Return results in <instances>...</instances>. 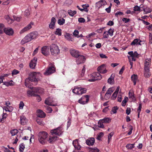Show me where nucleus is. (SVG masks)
<instances>
[{"mask_svg": "<svg viewBox=\"0 0 152 152\" xmlns=\"http://www.w3.org/2000/svg\"><path fill=\"white\" fill-rule=\"evenodd\" d=\"M41 77V74L40 73H37L35 72H30L29 74V77L25 80V85L26 87H28L29 81L37 82L39 80L40 77Z\"/></svg>", "mask_w": 152, "mask_h": 152, "instance_id": "f257e3e1", "label": "nucleus"}, {"mask_svg": "<svg viewBox=\"0 0 152 152\" xmlns=\"http://www.w3.org/2000/svg\"><path fill=\"white\" fill-rule=\"evenodd\" d=\"M38 35L37 31H34L28 34L22 39L20 42L22 45L31 41V40L36 38Z\"/></svg>", "mask_w": 152, "mask_h": 152, "instance_id": "f03ea898", "label": "nucleus"}, {"mask_svg": "<svg viewBox=\"0 0 152 152\" xmlns=\"http://www.w3.org/2000/svg\"><path fill=\"white\" fill-rule=\"evenodd\" d=\"M48 136V134L46 132L41 131L38 134V140L42 144H45L47 142V139Z\"/></svg>", "mask_w": 152, "mask_h": 152, "instance_id": "7ed1b4c3", "label": "nucleus"}, {"mask_svg": "<svg viewBox=\"0 0 152 152\" xmlns=\"http://www.w3.org/2000/svg\"><path fill=\"white\" fill-rule=\"evenodd\" d=\"M32 89L31 90H28L27 91V93L28 95H30L31 96H37L38 93H39V88L34 87H30L28 85V87Z\"/></svg>", "mask_w": 152, "mask_h": 152, "instance_id": "20e7f679", "label": "nucleus"}, {"mask_svg": "<svg viewBox=\"0 0 152 152\" xmlns=\"http://www.w3.org/2000/svg\"><path fill=\"white\" fill-rule=\"evenodd\" d=\"M50 50L52 55L56 56L60 53V50L58 46L56 44H52L50 46Z\"/></svg>", "mask_w": 152, "mask_h": 152, "instance_id": "39448f33", "label": "nucleus"}, {"mask_svg": "<svg viewBox=\"0 0 152 152\" xmlns=\"http://www.w3.org/2000/svg\"><path fill=\"white\" fill-rule=\"evenodd\" d=\"M91 78L88 80L89 82H94L98 80H100L102 77L99 73L95 72L92 73L91 75Z\"/></svg>", "mask_w": 152, "mask_h": 152, "instance_id": "423d86ee", "label": "nucleus"}, {"mask_svg": "<svg viewBox=\"0 0 152 152\" xmlns=\"http://www.w3.org/2000/svg\"><path fill=\"white\" fill-rule=\"evenodd\" d=\"M73 93L77 94H82L86 92V88H82L78 86H76L73 90Z\"/></svg>", "mask_w": 152, "mask_h": 152, "instance_id": "0eeeda50", "label": "nucleus"}, {"mask_svg": "<svg viewBox=\"0 0 152 152\" xmlns=\"http://www.w3.org/2000/svg\"><path fill=\"white\" fill-rule=\"evenodd\" d=\"M62 129L61 126H60L56 129L51 130L50 131V133L52 135L60 136L62 133Z\"/></svg>", "mask_w": 152, "mask_h": 152, "instance_id": "6e6552de", "label": "nucleus"}, {"mask_svg": "<svg viewBox=\"0 0 152 152\" xmlns=\"http://www.w3.org/2000/svg\"><path fill=\"white\" fill-rule=\"evenodd\" d=\"M55 66L52 64H50L49 65L48 69L44 72V74L46 75H50L55 72Z\"/></svg>", "mask_w": 152, "mask_h": 152, "instance_id": "1a4fd4ad", "label": "nucleus"}, {"mask_svg": "<svg viewBox=\"0 0 152 152\" xmlns=\"http://www.w3.org/2000/svg\"><path fill=\"white\" fill-rule=\"evenodd\" d=\"M89 100V96L88 95H86L83 96L79 100H78V102L82 104H87Z\"/></svg>", "mask_w": 152, "mask_h": 152, "instance_id": "9d476101", "label": "nucleus"}, {"mask_svg": "<svg viewBox=\"0 0 152 152\" xmlns=\"http://www.w3.org/2000/svg\"><path fill=\"white\" fill-rule=\"evenodd\" d=\"M76 58V63L78 65L84 63L86 60L85 57L83 55H80Z\"/></svg>", "mask_w": 152, "mask_h": 152, "instance_id": "9b49d317", "label": "nucleus"}, {"mask_svg": "<svg viewBox=\"0 0 152 152\" xmlns=\"http://www.w3.org/2000/svg\"><path fill=\"white\" fill-rule=\"evenodd\" d=\"M97 71L99 73L105 74L107 72V70L106 69L105 65L103 64L99 66L97 68Z\"/></svg>", "mask_w": 152, "mask_h": 152, "instance_id": "f8f14e48", "label": "nucleus"}, {"mask_svg": "<svg viewBox=\"0 0 152 152\" xmlns=\"http://www.w3.org/2000/svg\"><path fill=\"white\" fill-rule=\"evenodd\" d=\"M4 31L7 34L10 36L12 35L14 33V31L11 28H4Z\"/></svg>", "mask_w": 152, "mask_h": 152, "instance_id": "ddd939ff", "label": "nucleus"}, {"mask_svg": "<svg viewBox=\"0 0 152 152\" xmlns=\"http://www.w3.org/2000/svg\"><path fill=\"white\" fill-rule=\"evenodd\" d=\"M95 140L93 137L88 138L86 140V143L89 146H92L95 142Z\"/></svg>", "mask_w": 152, "mask_h": 152, "instance_id": "4468645a", "label": "nucleus"}, {"mask_svg": "<svg viewBox=\"0 0 152 152\" xmlns=\"http://www.w3.org/2000/svg\"><path fill=\"white\" fill-rule=\"evenodd\" d=\"M56 23V19L54 17H52L51 19V22L49 25V28L51 29H53L55 28Z\"/></svg>", "mask_w": 152, "mask_h": 152, "instance_id": "2eb2a0df", "label": "nucleus"}, {"mask_svg": "<svg viewBox=\"0 0 152 152\" xmlns=\"http://www.w3.org/2000/svg\"><path fill=\"white\" fill-rule=\"evenodd\" d=\"M49 48L47 46H45L41 48V53L45 56L48 55L49 53Z\"/></svg>", "mask_w": 152, "mask_h": 152, "instance_id": "dca6fc26", "label": "nucleus"}, {"mask_svg": "<svg viewBox=\"0 0 152 152\" xmlns=\"http://www.w3.org/2000/svg\"><path fill=\"white\" fill-rule=\"evenodd\" d=\"M70 53L72 56L76 58L77 57L80 55L79 52L75 50H70Z\"/></svg>", "mask_w": 152, "mask_h": 152, "instance_id": "f3484780", "label": "nucleus"}, {"mask_svg": "<svg viewBox=\"0 0 152 152\" xmlns=\"http://www.w3.org/2000/svg\"><path fill=\"white\" fill-rule=\"evenodd\" d=\"M37 59L36 58H34L30 62L29 66L31 68L34 69L36 66V63Z\"/></svg>", "mask_w": 152, "mask_h": 152, "instance_id": "a211bd4d", "label": "nucleus"}, {"mask_svg": "<svg viewBox=\"0 0 152 152\" xmlns=\"http://www.w3.org/2000/svg\"><path fill=\"white\" fill-rule=\"evenodd\" d=\"M115 75L114 74H112L110 78H108L107 80V83L111 85L113 84L114 83V77Z\"/></svg>", "mask_w": 152, "mask_h": 152, "instance_id": "6ab92c4d", "label": "nucleus"}, {"mask_svg": "<svg viewBox=\"0 0 152 152\" xmlns=\"http://www.w3.org/2000/svg\"><path fill=\"white\" fill-rule=\"evenodd\" d=\"M96 4L97 7H100L106 4L107 3L105 0H100L96 2Z\"/></svg>", "mask_w": 152, "mask_h": 152, "instance_id": "aec40b11", "label": "nucleus"}, {"mask_svg": "<svg viewBox=\"0 0 152 152\" xmlns=\"http://www.w3.org/2000/svg\"><path fill=\"white\" fill-rule=\"evenodd\" d=\"M32 27L31 24H29L27 26L25 27L20 31V34H22L24 32L26 31L31 28Z\"/></svg>", "mask_w": 152, "mask_h": 152, "instance_id": "412c9836", "label": "nucleus"}, {"mask_svg": "<svg viewBox=\"0 0 152 152\" xmlns=\"http://www.w3.org/2000/svg\"><path fill=\"white\" fill-rule=\"evenodd\" d=\"M52 136H50L49 137V140H48L50 143H51L55 141L58 138V137L56 136H55L54 135Z\"/></svg>", "mask_w": 152, "mask_h": 152, "instance_id": "4be33fe9", "label": "nucleus"}, {"mask_svg": "<svg viewBox=\"0 0 152 152\" xmlns=\"http://www.w3.org/2000/svg\"><path fill=\"white\" fill-rule=\"evenodd\" d=\"M138 79V76L137 75L133 74L131 76L132 80L133 81L134 85H135L136 84L137 81Z\"/></svg>", "mask_w": 152, "mask_h": 152, "instance_id": "5701e85b", "label": "nucleus"}, {"mask_svg": "<svg viewBox=\"0 0 152 152\" xmlns=\"http://www.w3.org/2000/svg\"><path fill=\"white\" fill-rule=\"evenodd\" d=\"M38 117L41 118H44L45 116V113L42 110H38Z\"/></svg>", "mask_w": 152, "mask_h": 152, "instance_id": "b1692460", "label": "nucleus"}, {"mask_svg": "<svg viewBox=\"0 0 152 152\" xmlns=\"http://www.w3.org/2000/svg\"><path fill=\"white\" fill-rule=\"evenodd\" d=\"M128 54L130 55V56H128L129 60H131V57L137 56V53L136 51L134 53H133L132 51H130L128 52Z\"/></svg>", "mask_w": 152, "mask_h": 152, "instance_id": "393cba45", "label": "nucleus"}, {"mask_svg": "<svg viewBox=\"0 0 152 152\" xmlns=\"http://www.w3.org/2000/svg\"><path fill=\"white\" fill-rule=\"evenodd\" d=\"M50 98L48 97V98L46 99L45 102V103L48 105L51 106H56V105L55 104H53V103H52L51 101L50 100Z\"/></svg>", "mask_w": 152, "mask_h": 152, "instance_id": "a878e982", "label": "nucleus"}, {"mask_svg": "<svg viewBox=\"0 0 152 152\" xmlns=\"http://www.w3.org/2000/svg\"><path fill=\"white\" fill-rule=\"evenodd\" d=\"M143 10L144 11V14H145L151 12L152 11V9L149 7H146L143 9Z\"/></svg>", "mask_w": 152, "mask_h": 152, "instance_id": "bb28decb", "label": "nucleus"}, {"mask_svg": "<svg viewBox=\"0 0 152 152\" xmlns=\"http://www.w3.org/2000/svg\"><path fill=\"white\" fill-rule=\"evenodd\" d=\"M129 95L130 98H131L132 100L135 101L136 99L134 96V94L133 92L130 91L129 93Z\"/></svg>", "mask_w": 152, "mask_h": 152, "instance_id": "cd10ccee", "label": "nucleus"}, {"mask_svg": "<svg viewBox=\"0 0 152 152\" xmlns=\"http://www.w3.org/2000/svg\"><path fill=\"white\" fill-rule=\"evenodd\" d=\"M13 81L12 80L9 82H3V85H6L7 86H13Z\"/></svg>", "mask_w": 152, "mask_h": 152, "instance_id": "c85d7f7f", "label": "nucleus"}, {"mask_svg": "<svg viewBox=\"0 0 152 152\" xmlns=\"http://www.w3.org/2000/svg\"><path fill=\"white\" fill-rule=\"evenodd\" d=\"M36 121L37 124L41 125H43L44 124V122L43 121L42 119L37 118L36 119Z\"/></svg>", "mask_w": 152, "mask_h": 152, "instance_id": "c756f323", "label": "nucleus"}, {"mask_svg": "<svg viewBox=\"0 0 152 152\" xmlns=\"http://www.w3.org/2000/svg\"><path fill=\"white\" fill-rule=\"evenodd\" d=\"M77 12L75 10L72 11L71 10H69L68 11V14L71 16H73L76 14Z\"/></svg>", "mask_w": 152, "mask_h": 152, "instance_id": "7c9ffc66", "label": "nucleus"}, {"mask_svg": "<svg viewBox=\"0 0 152 152\" xmlns=\"http://www.w3.org/2000/svg\"><path fill=\"white\" fill-rule=\"evenodd\" d=\"M65 20L63 18L59 19L58 21V23L60 25H61L65 23Z\"/></svg>", "mask_w": 152, "mask_h": 152, "instance_id": "2f4dec72", "label": "nucleus"}, {"mask_svg": "<svg viewBox=\"0 0 152 152\" xmlns=\"http://www.w3.org/2000/svg\"><path fill=\"white\" fill-rule=\"evenodd\" d=\"M103 123H108L111 122V119L109 118H104V119L101 120Z\"/></svg>", "mask_w": 152, "mask_h": 152, "instance_id": "473e14b6", "label": "nucleus"}, {"mask_svg": "<svg viewBox=\"0 0 152 152\" xmlns=\"http://www.w3.org/2000/svg\"><path fill=\"white\" fill-rule=\"evenodd\" d=\"M26 118L24 116H21L20 123L22 125H24L26 122Z\"/></svg>", "mask_w": 152, "mask_h": 152, "instance_id": "72a5a7b5", "label": "nucleus"}, {"mask_svg": "<svg viewBox=\"0 0 152 152\" xmlns=\"http://www.w3.org/2000/svg\"><path fill=\"white\" fill-rule=\"evenodd\" d=\"M90 152H99V149L96 147L89 148Z\"/></svg>", "mask_w": 152, "mask_h": 152, "instance_id": "f704fd0d", "label": "nucleus"}, {"mask_svg": "<svg viewBox=\"0 0 152 152\" xmlns=\"http://www.w3.org/2000/svg\"><path fill=\"white\" fill-rule=\"evenodd\" d=\"M103 123V122L102 121V120H99L98 122V126L100 128H104V126Z\"/></svg>", "mask_w": 152, "mask_h": 152, "instance_id": "c9c22d12", "label": "nucleus"}, {"mask_svg": "<svg viewBox=\"0 0 152 152\" xmlns=\"http://www.w3.org/2000/svg\"><path fill=\"white\" fill-rule=\"evenodd\" d=\"M89 7V5L87 4H86L83 5L82 7H83V9H84V11L87 12L88 11V9H87L88 7Z\"/></svg>", "mask_w": 152, "mask_h": 152, "instance_id": "e433bc0d", "label": "nucleus"}, {"mask_svg": "<svg viewBox=\"0 0 152 152\" xmlns=\"http://www.w3.org/2000/svg\"><path fill=\"white\" fill-rule=\"evenodd\" d=\"M33 138V139H34V136H31V137L29 139V137L28 136H24L22 138L24 140H29V142L30 143L31 142H31V139Z\"/></svg>", "mask_w": 152, "mask_h": 152, "instance_id": "4c0bfd02", "label": "nucleus"}, {"mask_svg": "<svg viewBox=\"0 0 152 152\" xmlns=\"http://www.w3.org/2000/svg\"><path fill=\"white\" fill-rule=\"evenodd\" d=\"M61 29L59 28H57L56 29V31L54 33L60 36L61 35Z\"/></svg>", "mask_w": 152, "mask_h": 152, "instance_id": "58836bf2", "label": "nucleus"}, {"mask_svg": "<svg viewBox=\"0 0 152 152\" xmlns=\"http://www.w3.org/2000/svg\"><path fill=\"white\" fill-rule=\"evenodd\" d=\"M24 148V145L23 143H21L20 145L19 148L20 152H23Z\"/></svg>", "mask_w": 152, "mask_h": 152, "instance_id": "ea45409f", "label": "nucleus"}, {"mask_svg": "<svg viewBox=\"0 0 152 152\" xmlns=\"http://www.w3.org/2000/svg\"><path fill=\"white\" fill-rule=\"evenodd\" d=\"M18 132V131L17 129H14L10 131V133L12 136L15 135Z\"/></svg>", "mask_w": 152, "mask_h": 152, "instance_id": "a19ab883", "label": "nucleus"}, {"mask_svg": "<svg viewBox=\"0 0 152 152\" xmlns=\"http://www.w3.org/2000/svg\"><path fill=\"white\" fill-rule=\"evenodd\" d=\"M126 147L128 149H131L134 148V144H128L127 145H126Z\"/></svg>", "mask_w": 152, "mask_h": 152, "instance_id": "79ce46f5", "label": "nucleus"}, {"mask_svg": "<svg viewBox=\"0 0 152 152\" xmlns=\"http://www.w3.org/2000/svg\"><path fill=\"white\" fill-rule=\"evenodd\" d=\"M65 37L69 40H71L72 34L69 33H66L65 35Z\"/></svg>", "mask_w": 152, "mask_h": 152, "instance_id": "37998d69", "label": "nucleus"}, {"mask_svg": "<svg viewBox=\"0 0 152 152\" xmlns=\"http://www.w3.org/2000/svg\"><path fill=\"white\" fill-rule=\"evenodd\" d=\"M114 132H112L110 133V134L108 136V142L109 143L110 140H111V138L113 136L114 134Z\"/></svg>", "mask_w": 152, "mask_h": 152, "instance_id": "c03bdc74", "label": "nucleus"}, {"mask_svg": "<svg viewBox=\"0 0 152 152\" xmlns=\"http://www.w3.org/2000/svg\"><path fill=\"white\" fill-rule=\"evenodd\" d=\"M4 28V25L2 23H0V34L3 33Z\"/></svg>", "mask_w": 152, "mask_h": 152, "instance_id": "a18cd8bd", "label": "nucleus"}, {"mask_svg": "<svg viewBox=\"0 0 152 152\" xmlns=\"http://www.w3.org/2000/svg\"><path fill=\"white\" fill-rule=\"evenodd\" d=\"M151 75L150 72L149 71H144V76L145 77L148 78Z\"/></svg>", "mask_w": 152, "mask_h": 152, "instance_id": "49530a36", "label": "nucleus"}, {"mask_svg": "<svg viewBox=\"0 0 152 152\" xmlns=\"http://www.w3.org/2000/svg\"><path fill=\"white\" fill-rule=\"evenodd\" d=\"M139 39H134L133 41L131 43V45H137V43H138V42L139 41Z\"/></svg>", "mask_w": 152, "mask_h": 152, "instance_id": "de8ad7c7", "label": "nucleus"}, {"mask_svg": "<svg viewBox=\"0 0 152 152\" xmlns=\"http://www.w3.org/2000/svg\"><path fill=\"white\" fill-rule=\"evenodd\" d=\"M142 5H140V7L137 6H136L134 7V11H140V8L142 7Z\"/></svg>", "mask_w": 152, "mask_h": 152, "instance_id": "09e8293b", "label": "nucleus"}, {"mask_svg": "<svg viewBox=\"0 0 152 152\" xmlns=\"http://www.w3.org/2000/svg\"><path fill=\"white\" fill-rule=\"evenodd\" d=\"M107 32L110 36H113L114 32V29L110 28L108 31Z\"/></svg>", "mask_w": 152, "mask_h": 152, "instance_id": "8fccbe9b", "label": "nucleus"}, {"mask_svg": "<svg viewBox=\"0 0 152 152\" xmlns=\"http://www.w3.org/2000/svg\"><path fill=\"white\" fill-rule=\"evenodd\" d=\"M128 99V98L125 97L124 100L122 101V105L123 106H124L126 105V103L127 102V99Z\"/></svg>", "mask_w": 152, "mask_h": 152, "instance_id": "3c124183", "label": "nucleus"}, {"mask_svg": "<svg viewBox=\"0 0 152 152\" xmlns=\"http://www.w3.org/2000/svg\"><path fill=\"white\" fill-rule=\"evenodd\" d=\"M118 108L117 107H114L112 108L111 111L113 113H115L117 112V110L118 109Z\"/></svg>", "mask_w": 152, "mask_h": 152, "instance_id": "603ef678", "label": "nucleus"}, {"mask_svg": "<svg viewBox=\"0 0 152 152\" xmlns=\"http://www.w3.org/2000/svg\"><path fill=\"white\" fill-rule=\"evenodd\" d=\"M72 144L75 147H77V145H78V142L77 140H75L73 141Z\"/></svg>", "mask_w": 152, "mask_h": 152, "instance_id": "864d4df0", "label": "nucleus"}, {"mask_svg": "<svg viewBox=\"0 0 152 152\" xmlns=\"http://www.w3.org/2000/svg\"><path fill=\"white\" fill-rule=\"evenodd\" d=\"M86 70L85 66L84 65L83 66V68L81 71V73L80 74V75L81 77H83L84 74V73Z\"/></svg>", "mask_w": 152, "mask_h": 152, "instance_id": "5fc2aeb1", "label": "nucleus"}, {"mask_svg": "<svg viewBox=\"0 0 152 152\" xmlns=\"http://www.w3.org/2000/svg\"><path fill=\"white\" fill-rule=\"evenodd\" d=\"M117 94L115 93V92H114L113 94L112 97H111V98L112 99L114 100H115L117 97Z\"/></svg>", "mask_w": 152, "mask_h": 152, "instance_id": "6e6d98bb", "label": "nucleus"}, {"mask_svg": "<svg viewBox=\"0 0 152 152\" xmlns=\"http://www.w3.org/2000/svg\"><path fill=\"white\" fill-rule=\"evenodd\" d=\"M122 20L125 23L129 22L130 20L129 19L126 18H123Z\"/></svg>", "mask_w": 152, "mask_h": 152, "instance_id": "4d7b16f0", "label": "nucleus"}, {"mask_svg": "<svg viewBox=\"0 0 152 152\" xmlns=\"http://www.w3.org/2000/svg\"><path fill=\"white\" fill-rule=\"evenodd\" d=\"M24 105V103L23 101H20L19 104V107L20 109H23V107Z\"/></svg>", "mask_w": 152, "mask_h": 152, "instance_id": "13d9d810", "label": "nucleus"}, {"mask_svg": "<svg viewBox=\"0 0 152 152\" xmlns=\"http://www.w3.org/2000/svg\"><path fill=\"white\" fill-rule=\"evenodd\" d=\"M123 12L120 11H118L115 13V15L116 17H118V15L121 16L123 15Z\"/></svg>", "mask_w": 152, "mask_h": 152, "instance_id": "bf43d9fd", "label": "nucleus"}, {"mask_svg": "<svg viewBox=\"0 0 152 152\" xmlns=\"http://www.w3.org/2000/svg\"><path fill=\"white\" fill-rule=\"evenodd\" d=\"M110 96L111 95L106 93L104 96V99L106 100H107L110 98Z\"/></svg>", "mask_w": 152, "mask_h": 152, "instance_id": "052dcab7", "label": "nucleus"}, {"mask_svg": "<svg viewBox=\"0 0 152 152\" xmlns=\"http://www.w3.org/2000/svg\"><path fill=\"white\" fill-rule=\"evenodd\" d=\"M72 3V0H66L65 1V3L68 5H71Z\"/></svg>", "mask_w": 152, "mask_h": 152, "instance_id": "680f3d73", "label": "nucleus"}, {"mask_svg": "<svg viewBox=\"0 0 152 152\" xmlns=\"http://www.w3.org/2000/svg\"><path fill=\"white\" fill-rule=\"evenodd\" d=\"M113 92V90H112V88H110L107 90L106 93L108 94H109L111 95V94Z\"/></svg>", "mask_w": 152, "mask_h": 152, "instance_id": "e2e57ef3", "label": "nucleus"}, {"mask_svg": "<svg viewBox=\"0 0 152 152\" xmlns=\"http://www.w3.org/2000/svg\"><path fill=\"white\" fill-rule=\"evenodd\" d=\"M107 32L106 31H105L104 32L103 36V37L104 38H107L108 37V34H106V33Z\"/></svg>", "mask_w": 152, "mask_h": 152, "instance_id": "0e129e2a", "label": "nucleus"}, {"mask_svg": "<svg viewBox=\"0 0 152 152\" xmlns=\"http://www.w3.org/2000/svg\"><path fill=\"white\" fill-rule=\"evenodd\" d=\"M78 21L80 23H84L85 22V20L84 18H80L78 19Z\"/></svg>", "mask_w": 152, "mask_h": 152, "instance_id": "69168bd1", "label": "nucleus"}, {"mask_svg": "<svg viewBox=\"0 0 152 152\" xmlns=\"http://www.w3.org/2000/svg\"><path fill=\"white\" fill-rule=\"evenodd\" d=\"M19 73V72L16 70L14 69V70L12 72V75H16L17 74Z\"/></svg>", "mask_w": 152, "mask_h": 152, "instance_id": "338daca9", "label": "nucleus"}, {"mask_svg": "<svg viewBox=\"0 0 152 152\" xmlns=\"http://www.w3.org/2000/svg\"><path fill=\"white\" fill-rule=\"evenodd\" d=\"M149 41L150 44H152V34L151 33L149 34Z\"/></svg>", "mask_w": 152, "mask_h": 152, "instance_id": "774afa93", "label": "nucleus"}]
</instances>
